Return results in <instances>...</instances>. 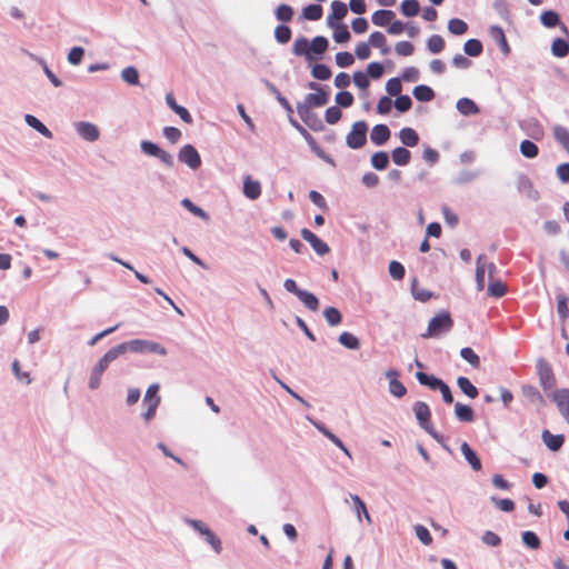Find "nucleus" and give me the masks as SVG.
Here are the masks:
<instances>
[{
	"mask_svg": "<svg viewBox=\"0 0 569 569\" xmlns=\"http://www.w3.org/2000/svg\"><path fill=\"white\" fill-rule=\"evenodd\" d=\"M73 128L77 134L87 142H96L100 138V129L90 121H76Z\"/></svg>",
	"mask_w": 569,
	"mask_h": 569,
	"instance_id": "obj_11",
	"label": "nucleus"
},
{
	"mask_svg": "<svg viewBox=\"0 0 569 569\" xmlns=\"http://www.w3.org/2000/svg\"><path fill=\"white\" fill-rule=\"evenodd\" d=\"M178 160L192 171L198 170L202 164L199 151L190 143L183 144L179 149Z\"/></svg>",
	"mask_w": 569,
	"mask_h": 569,
	"instance_id": "obj_7",
	"label": "nucleus"
},
{
	"mask_svg": "<svg viewBox=\"0 0 569 569\" xmlns=\"http://www.w3.org/2000/svg\"><path fill=\"white\" fill-rule=\"evenodd\" d=\"M114 347L120 357L126 355L127 352L140 356L152 355L162 358L168 356L167 347L151 339L134 338L131 340L123 341Z\"/></svg>",
	"mask_w": 569,
	"mask_h": 569,
	"instance_id": "obj_1",
	"label": "nucleus"
},
{
	"mask_svg": "<svg viewBox=\"0 0 569 569\" xmlns=\"http://www.w3.org/2000/svg\"><path fill=\"white\" fill-rule=\"evenodd\" d=\"M160 385L151 383L142 399L143 410L140 413V418L144 425H149L156 417L157 410L161 403V397L159 396Z\"/></svg>",
	"mask_w": 569,
	"mask_h": 569,
	"instance_id": "obj_3",
	"label": "nucleus"
},
{
	"mask_svg": "<svg viewBox=\"0 0 569 569\" xmlns=\"http://www.w3.org/2000/svg\"><path fill=\"white\" fill-rule=\"evenodd\" d=\"M338 340L347 349L357 350L360 348L359 339L350 332H347V331L342 332L339 336Z\"/></svg>",
	"mask_w": 569,
	"mask_h": 569,
	"instance_id": "obj_43",
	"label": "nucleus"
},
{
	"mask_svg": "<svg viewBox=\"0 0 569 569\" xmlns=\"http://www.w3.org/2000/svg\"><path fill=\"white\" fill-rule=\"evenodd\" d=\"M368 43L369 46L380 49L383 54L388 53L389 51L386 37L381 32H372L369 37Z\"/></svg>",
	"mask_w": 569,
	"mask_h": 569,
	"instance_id": "obj_42",
	"label": "nucleus"
},
{
	"mask_svg": "<svg viewBox=\"0 0 569 569\" xmlns=\"http://www.w3.org/2000/svg\"><path fill=\"white\" fill-rule=\"evenodd\" d=\"M451 327L452 320L450 318V315L446 311L440 312L429 321L427 332L423 333L422 337H438L443 331H449Z\"/></svg>",
	"mask_w": 569,
	"mask_h": 569,
	"instance_id": "obj_6",
	"label": "nucleus"
},
{
	"mask_svg": "<svg viewBox=\"0 0 569 569\" xmlns=\"http://www.w3.org/2000/svg\"><path fill=\"white\" fill-rule=\"evenodd\" d=\"M400 9L403 16L416 17L419 13L420 6L417 0H403Z\"/></svg>",
	"mask_w": 569,
	"mask_h": 569,
	"instance_id": "obj_48",
	"label": "nucleus"
},
{
	"mask_svg": "<svg viewBox=\"0 0 569 569\" xmlns=\"http://www.w3.org/2000/svg\"><path fill=\"white\" fill-rule=\"evenodd\" d=\"M399 139L407 147H415L419 142V136L412 128H402L399 132Z\"/></svg>",
	"mask_w": 569,
	"mask_h": 569,
	"instance_id": "obj_36",
	"label": "nucleus"
},
{
	"mask_svg": "<svg viewBox=\"0 0 569 569\" xmlns=\"http://www.w3.org/2000/svg\"><path fill=\"white\" fill-rule=\"evenodd\" d=\"M411 293L416 300L421 302H425L431 298V293L427 289L419 287L416 279L411 283Z\"/></svg>",
	"mask_w": 569,
	"mask_h": 569,
	"instance_id": "obj_54",
	"label": "nucleus"
},
{
	"mask_svg": "<svg viewBox=\"0 0 569 569\" xmlns=\"http://www.w3.org/2000/svg\"><path fill=\"white\" fill-rule=\"evenodd\" d=\"M393 18L395 13L390 10H377L371 17L372 23L378 27H385L389 24Z\"/></svg>",
	"mask_w": 569,
	"mask_h": 569,
	"instance_id": "obj_37",
	"label": "nucleus"
},
{
	"mask_svg": "<svg viewBox=\"0 0 569 569\" xmlns=\"http://www.w3.org/2000/svg\"><path fill=\"white\" fill-rule=\"evenodd\" d=\"M448 30L456 36L465 34L468 30V24L458 18H453L448 22Z\"/></svg>",
	"mask_w": 569,
	"mask_h": 569,
	"instance_id": "obj_50",
	"label": "nucleus"
},
{
	"mask_svg": "<svg viewBox=\"0 0 569 569\" xmlns=\"http://www.w3.org/2000/svg\"><path fill=\"white\" fill-rule=\"evenodd\" d=\"M416 378L421 385L427 386L432 390H439L440 387L445 383L441 379L437 378L436 376L427 375L421 371L416 373Z\"/></svg>",
	"mask_w": 569,
	"mask_h": 569,
	"instance_id": "obj_33",
	"label": "nucleus"
},
{
	"mask_svg": "<svg viewBox=\"0 0 569 569\" xmlns=\"http://www.w3.org/2000/svg\"><path fill=\"white\" fill-rule=\"evenodd\" d=\"M551 53L557 58H565L569 53V44L566 40L557 38L551 43Z\"/></svg>",
	"mask_w": 569,
	"mask_h": 569,
	"instance_id": "obj_40",
	"label": "nucleus"
},
{
	"mask_svg": "<svg viewBox=\"0 0 569 569\" xmlns=\"http://www.w3.org/2000/svg\"><path fill=\"white\" fill-rule=\"evenodd\" d=\"M457 385L459 389L470 399H475L478 397V389L471 383V381L466 377H459L457 379Z\"/></svg>",
	"mask_w": 569,
	"mask_h": 569,
	"instance_id": "obj_39",
	"label": "nucleus"
},
{
	"mask_svg": "<svg viewBox=\"0 0 569 569\" xmlns=\"http://www.w3.org/2000/svg\"><path fill=\"white\" fill-rule=\"evenodd\" d=\"M412 410H413V413H415L416 419L418 420L419 425L427 432H429L435 439H438L437 433L432 431V428L430 425L431 411H430L429 406L423 401H417V402H415Z\"/></svg>",
	"mask_w": 569,
	"mask_h": 569,
	"instance_id": "obj_12",
	"label": "nucleus"
},
{
	"mask_svg": "<svg viewBox=\"0 0 569 569\" xmlns=\"http://www.w3.org/2000/svg\"><path fill=\"white\" fill-rule=\"evenodd\" d=\"M552 132L556 141L569 154V130L560 124H557L552 128Z\"/></svg>",
	"mask_w": 569,
	"mask_h": 569,
	"instance_id": "obj_34",
	"label": "nucleus"
},
{
	"mask_svg": "<svg viewBox=\"0 0 569 569\" xmlns=\"http://www.w3.org/2000/svg\"><path fill=\"white\" fill-rule=\"evenodd\" d=\"M83 58H84V49L82 47H78V46L72 47L67 54L68 63L73 67L81 64Z\"/></svg>",
	"mask_w": 569,
	"mask_h": 569,
	"instance_id": "obj_46",
	"label": "nucleus"
},
{
	"mask_svg": "<svg viewBox=\"0 0 569 569\" xmlns=\"http://www.w3.org/2000/svg\"><path fill=\"white\" fill-rule=\"evenodd\" d=\"M517 189L530 200L536 201L540 198L539 191L535 188L532 181L527 176L521 174L518 177Z\"/></svg>",
	"mask_w": 569,
	"mask_h": 569,
	"instance_id": "obj_19",
	"label": "nucleus"
},
{
	"mask_svg": "<svg viewBox=\"0 0 569 569\" xmlns=\"http://www.w3.org/2000/svg\"><path fill=\"white\" fill-rule=\"evenodd\" d=\"M348 13V8L343 2L340 1H333L331 3V13L327 17V24H329V21L331 22H339L342 20Z\"/></svg>",
	"mask_w": 569,
	"mask_h": 569,
	"instance_id": "obj_29",
	"label": "nucleus"
},
{
	"mask_svg": "<svg viewBox=\"0 0 569 569\" xmlns=\"http://www.w3.org/2000/svg\"><path fill=\"white\" fill-rule=\"evenodd\" d=\"M297 111H298L299 117L302 119V121L310 128L318 129V127L316 124H319V127L321 126L317 116L311 111L309 106L298 104Z\"/></svg>",
	"mask_w": 569,
	"mask_h": 569,
	"instance_id": "obj_25",
	"label": "nucleus"
},
{
	"mask_svg": "<svg viewBox=\"0 0 569 569\" xmlns=\"http://www.w3.org/2000/svg\"><path fill=\"white\" fill-rule=\"evenodd\" d=\"M328 27L333 30V39L336 42L343 43L350 40V33L345 24L331 22L330 20Z\"/></svg>",
	"mask_w": 569,
	"mask_h": 569,
	"instance_id": "obj_32",
	"label": "nucleus"
},
{
	"mask_svg": "<svg viewBox=\"0 0 569 569\" xmlns=\"http://www.w3.org/2000/svg\"><path fill=\"white\" fill-rule=\"evenodd\" d=\"M460 450L467 462L475 471L481 470V461L475 450L465 441L460 446Z\"/></svg>",
	"mask_w": 569,
	"mask_h": 569,
	"instance_id": "obj_22",
	"label": "nucleus"
},
{
	"mask_svg": "<svg viewBox=\"0 0 569 569\" xmlns=\"http://www.w3.org/2000/svg\"><path fill=\"white\" fill-rule=\"evenodd\" d=\"M292 52L299 57L305 56L309 60L313 59L310 54V42L303 37L296 39L292 46Z\"/></svg>",
	"mask_w": 569,
	"mask_h": 569,
	"instance_id": "obj_35",
	"label": "nucleus"
},
{
	"mask_svg": "<svg viewBox=\"0 0 569 569\" xmlns=\"http://www.w3.org/2000/svg\"><path fill=\"white\" fill-rule=\"evenodd\" d=\"M522 542L530 549H538L540 547V539L533 531H525L521 536Z\"/></svg>",
	"mask_w": 569,
	"mask_h": 569,
	"instance_id": "obj_59",
	"label": "nucleus"
},
{
	"mask_svg": "<svg viewBox=\"0 0 569 569\" xmlns=\"http://www.w3.org/2000/svg\"><path fill=\"white\" fill-rule=\"evenodd\" d=\"M24 122L47 139L52 138V132L33 114H24Z\"/></svg>",
	"mask_w": 569,
	"mask_h": 569,
	"instance_id": "obj_28",
	"label": "nucleus"
},
{
	"mask_svg": "<svg viewBox=\"0 0 569 569\" xmlns=\"http://www.w3.org/2000/svg\"><path fill=\"white\" fill-rule=\"evenodd\" d=\"M390 138V130L386 124H377L372 128L370 139L376 146H382Z\"/></svg>",
	"mask_w": 569,
	"mask_h": 569,
	"instance_id": "obj_27",
	"label": "nucleus"
},
{
	"mask_svg": "<svg viewBox=\"0 0 569 569\" xmlns=\"http://www.w3.org/2000/svg\"><path fill=\"white\" fill-rule=\"evenodd\" d=\"M328 102V94L320 88L317 89V92L307 94L305 102L302 106H309L310 109L313 107H322Z\"/></svg>",
	"mask_w": 569,
	"mask_h": 569,
	"instance_id": "obj_26",
	"label": "nucleus"
},
{
	"mask_svg": "<svg viewBox=\"0 0 569 569\" xmlns=\"http://www.w3.org/2000/svg\"><path fill=\"white\" fill-rule=\"evenodd\" d=\"M557 311L562 321L569 316L568 297L563 293L557 296Z\"/></svg>",
	"mask_w": 569,
	"mask_h": 569,
	"instance_id": "obj_55",
	"label": "nucleus"
},
{
	"mask_svg": "<svg viewBox=\"0 0 569 569\" xmlns=\"http://www.w3.org/2000/svg\"><path fill=\"white\" fill-rule=\"evenodd\" d=\"M11 370L14 375L16 379L23 383V385H30L32 382V378L29 371H23L21 368V365L18 360H13L11 363Z\"/></svg>",
	"mask_w": 569,
	"mask_h": 569,
	"instance_id": "obj_38",
	"label": "nucleus"
},
{
	"mask_svg": "<svg viewBox=\"0 0 569 569\" xmlns=\"http://www.w3.org/2000/svg\"><path fill=\"white\" fill-rule=\"evenodd\" d=\"M456 108L462 116L466 117L475 116L480 112V109L477 106V103L469 98H460L456 103Z\"/></svg>",
	"mask_w": 569,
	"mask_h": 569,
	"instance_id": "obj_23",
	"label": "nucleus"
},
{
	"mask_svg": "<svg viewBox=\"0 0 569 569\" xmlns=\"http://www.w3.org/2000/svg\"><path fill=\"white\" fill-rule=\"evenodd\" d=\"M368 126L365 121H357L352 124L350 132L346 137V143L351 149H359L367 141Z\"/></svg>",
	"mask_w": 569,
	"mask_h": 569,
	"instance_id": "obj_8",
	"label": "nucleus"
},
{
	"mask_svg": "<svg viewBox=\"0 0 569 569\" xmlns=\"http://www.w3.org/2000/svg\"><path fill=\"white\" fill-rule=\"evenodd\" d=\"M460 356L463 360H466L467 362H469L472 367H479L480 365V359L478 357V355L471 349V348H462L460 350Z\"/></svg>",
	"mask_w": 569,
	"mask_h": 569,
	"instance_id": "obj_62",
	"label": "nucleus"
},
{
	"mask_svg": "<svg viewBox=\"0 0 569 569\" xmlns=\"http://www.w3.org/2000/svg\"><path fill=\"white\" fill-rule=\"evenodd\" d=\"M184 523L197 531L211 547L216 555H220L222 552L221 539L202 520L187 518Z\"/></svg>",
	"mask_w": 569,
	"mask_h": 569,
	"instance_id": "obj_4",
	"label": "nucleus"
},
{
	"mask_svg": "<svg viewBox=\"0 0 569 569\" xmlns=\"http://www.w3.org/2000/svg\"><path fill=\"white\" fill-rule=\"evenodd\" d=\"M427 46L430 52L438 53L443 50L445 41L440 36L433 34L428 39Z\"/></svg>",
	"mask_w": 569,
	"mask_h": 569,
	"instance_id": "obj_63",
	"label": "nucleus"
},
{
	"mask_svg": "<svg viewBox=\"0 0 569 569\" xmlns=\"http://www.w3.org/2000/svg\"><path fill=\"white\" fill-rule=\"evenodd\" d=\"M556 403L560 415L569 423V389H557L548 393Z\"/></svg>",
	"mask_w": 569,
	"mask_h": 569,
	"instance_id": "obj_13",
	"label": "nucleus"
},
{
	"mask_svg": "<svg viewBox=\"0 0 569 569\" xmlns=\"http://www.w3.org/2000/svg\"><path fill=\"white\" fill-rule=\"evenodd\" d=\"M283 288L297 296V298L305 305L306 308L309 310L316 312L319 310V299L310 291L300 289L297 284V282L288 278L283 281Z\"/></svg>",
	"mask_w": 569,
	"mask_h": 569,
	"instance_id": "obj_5",
	"label": "nucleus"
},
{
	"mask_svg": "<svg viewBox=\"0 0 569 569\" xmlns=\"http://www.w3.org/2000/svg\"><path fill=\"white\" fill-rule=\"evenodd\" d=\"M302 16L307 20H319L322 16V8L319 4H309L303 9Z\"/></svg>",
	"mask_w": 569,
	"mask_h": 569,
	"instance_id": "obj_58",
	"label": "nucleus"
},
{
	"mask_svg": "<svg viewBox=\"0 0 569 569\" xmlns=\"http://www.w3.org/2000/svg\"><path fill=\"white\" fill-rule=\"evenodd\" d=\"M120 358L116 347L108 349L90 368L87 387L90 391H97L102 385L103 375L108 371L113 361Z\"/></svg>",
	"mask_w": 569,
	"mask_h": 569,
	"instance_id": "obj_2",
	"label": "nucleus"
},
{
	"mask_svg": "<svg viewBox=\"0 0 569 569\" xmlns=\"http://www.w3.org/2000/svg\"><path fill=\"white\" fill-rule=\"evenodd\" d=\"M455 417L462 422H472L475 420L472 408L461 402L455 405Z\"/></svg>",
	"mask_w": 569,
	"mask_h": 569,
	"instance_id": "obj_30",
	"label": "nucleus"
},
{
	"mask_svg": "<svg viewBox=\"0 0 569 569\" xmlns=\"http://www.w3.org/2000/svg\"><path fill=\"white\" fill-rule=\"evenodd\" d=\"M350 499L357 521L362 522L365 520L368 525H371L372 519L365 501L358 495H351Z\"/></svg>",
	"mask_w": 569,
	"mask_h": 569,
	"instance_id": "obj_18",
	"label": "nucleus"
},
{
	"mask_svg": "<svg viewBox=\"0 0 569 569\" xmlns=\"http://www.w3.org/2000/svg\"><path fill=\"white\" fill-rule=\"evenodd\" d=\"M385 376L389 382V392L396 398H402L407 393V389L398 379L399 372L397 370L389 369L385 372Z\"/></svg>",
	"mask_w": 569,
	"mask_h": 569,
	"instance_id": "obj_16",
	"label": "nucleus"
},
{
	"mask_svg": "<svg viewBox=\"0 0 569 569\" xmlns=\"http://www.w3.org/2000/svg\"><path fill=\"white\" fill-rule=\"evenodd\" d=\"M301 237L312 247L317 254L325 256L329 253V246L319 237H317L313 232H311L309 229H302Z\"/></svg>",
	"mask_w": 569,
	"mask_h": 569,
	"instance_id": "obj_15",
	"label": "nucleus"
},
{
	"mask_svg": "<svg viewBox=\"0 0 569 569\" xmlns=\"http://www.w3.org/2000/svg\"><path fill=\"white\" fill-rule=\"evenodd\" d=\"M389 157L387 152L379 151L372 154L371 164L377 170H383L388 167Z\"/></svg>",
	"mask_w": 569,
	"mask_h": 569,
	"instance_id": "obj_53",
	"label": "nucleus"
},
{
	"mask_svg": "<svg viewBox=\"0 0 569 569\" xmlns=\"http://www.w3.org/2000/svg\"><path fill=\"white\" fill-rule=\"evenodd\" d=\"M328 48V40L325 37H316L310 42V54H322Z\"/></svg>",
	"mask_w": 569,
	"mask_h": 569,
	"instance_id": "obj_49",
	"label": "nucleus"
},
{
	"mask_svg": "<svg viewBox=\"0 0 569 569\" xmlns=\"http://www.w3.org/2000/svg\"><path fill=\"white\" fill-rule=\"evenodd\" d=\"M543 443L552 451H558L565 442L562 435H552L548 430L542 432Z\"/></svg>",
	"mask_w": 569,
	"mask_h": 569,
	"instance_id": "obj_31",
	"label": "nucleus"
},
{
	"mask_svg": "<svg viewBox=\"0 0 569 569\" xmlns=\"http://www.w3.org/2000/svg\"><path fill=\"white\" fill-rule=\"evenodd\" d=\"M521 392L522 395L529 399L531 402H539V403H542L543 402V399L540 395V392L538 391V389L533 386H530V385H526L521 388Z\"/></svg>",
	"mask_w": 569,
	"mask_h": 569,
	"instance_id": "obj_57",
	"label": "nucleus"
},
{
	"mask_svg": "<svg viewBox=\"0 0 569 569\" xmlns=\"http://www.w3.org/2000/svg\"><path fill=\"white\" fill-rule=\"evenodd\" d=\"M520 152L523 157L533 159L538 156V147L530 140H523L520 143Z\"/></svg>",
	"mask_w": 569,
	"mask_h": 569,
	"instance_id": "obj_52",
	"label": "nucleus"
},
{
	"mask_svg": "<svg viewBox=\"0 0 569 569\" xmlns=\"http://www.w3.org/2000/svg\"><path fill=\"white\" fill-rule=\"evenodd\" d=\"M537 373L543 391L547 395L553 391V388L556 386V379L551 367L548 365L546 360L539 359L537 361Z\"/></svg>",
	"mask_w": 569,
	"mask_h": 569,
	"instance_id": "obj_10",
	"label": "nucleus"
},
{
	"mask_svg": "<svg viewBox=\"0 0 569 569\" xmlns=\"http://www.w3.org/2000/svg\"><path fill=\"white\" fill-rule=\"evenodd\" d=\"M493 264L488 262L483 256L478 257L477 259V268H476V283L478 290H482L485 288V274L489 271L490 277L492 276Z\"/></svg>",
	"mask_w": 569,
	"mask_h": 569,
	"instance_id": "obj_20",
	"label": "nucleus"
},
{
	"mask_svg": "<svg viewBox=\"0 0 569 569\" xmlns=\"http://www.w3.org/2000/svg\"><path fill=\"white\" fill-rule=\"evenodd\" d=\"M262 192L261 182L253 179L252 176H244L242 182V193L249 200H257Z\"/></svg>",
	"mask_w": 569,
	"mask_h": 569,
	"instance_id": "obj_14",
	"label": "nucleus"
},
{
	"mask_svg": "<svg viewBox=\"0 0 569 569\" xmlns=\"http://www.w3.org/2000/svg\"><path fill=\"white\" fill-rule=\"evenodd\" d=\"M412 93H413V97L418 101H423V102L430 101L435 97L433 90L430 87L425 86V84L417 86L413 89Z\"/></svg>",
	"mask_w": 569,
	"mask_h": 569,
	"instance_id": "obj_44",
	"label": "nucleus"
},
{
	"mask_svg": "<svg viewBox=\"0 0 569 569\" xmlns=\"http://www.w3.org/2000/svg\"><path fill=\"white\" fill-rule=\"evenodd\" d=\"M490 501L501 511L511 512L515 510V502L511 499H499L490 497Z\"/></svg>",
	"mask_w": 569,
	"mask_h": 569,
	"instance_id": "obj_60",
	"label": "nucleus"
},
{
	"mask_svg": "<svg viewBox=\"0 0 569 569\" xmlns=\"http://www.w3.org/2000/svg\"><path fill=\"white\" fill-rule=\"evenodd\" d=\"M463 51L470 57H478L482 52V44L477 39H469L463 46Z\"/></svg>",
	"mask_w": 569,
	"mask_h": 569,
	"instance_id": "obj_51",
	"label": "nucleus"
},
{
	"mask_svg": "<svg viewBox=\"0 0 569 569\" xmlns=\"http://www.w3.org/2000/svg\"><path fill=\"white\" fill-rule=\"evenodd\" d=\"M313 427L321 432L327 439H329L335 446H337L349 459L352 458L350 450L343 445L332 431H330L323 423L310 420Z\"/></svg>",
	"mask_w": 569,
	"mask_h": 569,
	"instance_id": "obj_17",
	"label": "nucleus"
},
{
	"mask_svg": "<svg viewBox=\"0 0 569 569\" xmlns=\"http://www.w3.org/2000/svg\"><path fill=\"white\" fill-rule=\"evenodd\" d=\"M140 149L146 156L158 158L167 167H172L174 163L172 154L152 141L142 140Z\"/></svg>",
	"mask_w": 569,
	"mask_h": 569,
	"instance_id": "obj_9",
	"label": "nucleus"
},
{
	"mask_svg": "<svg viewBox=\"0 0 569 569\" xmlns=\"http://www.w3.org/2000/svg\"><path fill=\"white\" fill-rule=\"evenodd\" d=\"M491 39L500 47V50L505 56L510 54V47L507 42L503 30L498 26H491L489 29Z\"/></svg>",
	"mask_w": 569,
	"mask_h": 569,
	"instance_id": "obj_21",
	"label": "nucleus"
},
{
	"mask_svg": "<svg viewBox=\"0 0 569 569\" xmlns=\"http://www.w3.org/2000/svg\"><path fill=\"white\" fill-rule=\"evenodd\" d=\"M392 161L398 166H406L409 163L411 154L406 148L398 147L392 151Z\"/></svg>",
	"mask_w": 569,
	"mask_h": 569,
	"instance_id": "obj_45",
	"label": "nucleus"
},
{
	"mask_svg": "<svg viewBox=\"0 0 569 569\" xmlns=\"http://www.w3.org/2000/svg\"><path fill=\"white\" fill-rule=\"evenodd\" d=\"M121 79L129 84L139 83V73L134 67H127L121 71Z\"/></svg>",
	"mask_w": 569,
	"mask_h": 569,
	"instance_id": "obj_56",
	"label": "nucleus"
},
{
	"mask_svg": "<svg viewBox=\"0 0 569 569\" xmlns=\"http://www.w3.org/2000/svg\"><path fill=\"white\" fill-rule=\"evenodd\" d=\"M181 204L183 208H186L189 212L192 214L199 217L200 219L208 221L209 216L208 213L200 207L196 206L190 199L184 198L181 200Z\"/></svg>",
	"mask_w": 569,
	"mask_h": 569,
	"instance_id": "obj_47",
	"label": "nucleus"
},
{
	"mask_svg": "<svg viewBox=\"0 0 569 569\" xmlns=\"http://www.w3.org/2000/svg\"><path fill=\"white\" fill-rule=\"evenodd\" d=\"M29 57L42 68L44 74L47 76V78L53 87L59 88L62 86V81L51 71L47 61L43 58L33 53H29Z\"/></svg>",
	"mask_w": 569,
	"mask_h": 569,
	"instance_id": "obj_24",
	"label": "nucleus"
},
{
	"mask_svg": "<svg viewBox=\"0 0 569 569\" xmlns=\"http://www.w3.org/2000/svg\"><path fill=\"white\" fill-rule=\"evenodd\" d=\"M507 292L506 286L498 280H492L488 287V293L495 298H500Z\"/></svg>",
	"mask_w": 569,
	"mask_h": 569,
	"instance_id": "obj_64",
	"label": "nucleus"
},
{
	"mask_svg": "<svg viewBox=\"0 0 569 569\" xmlns=\"http://www.w3.org/2000/svg\"><path fill=\"white\" fill-rule=\"evenodd\" d=\"M541 23L547 28H552L559 23V16L555 11H545L540 16Z\"/></svg>",
	"mask_w": 569,
	"mask_h": 569,
	"instance_id": "obj_61",
	"label": "nucleus"
},
{
	"mask_svg": "<svg viewBox=\"0 0 569 569\" xmlns=\"http://www.w3.org/2000/svg\"><path fill=\"white\" fill-rule=\"evenodd\" d=\"M323 317L331 327H337L342 321V315L336 307L326 308L323 310Z\"/></svg>",
	"mask_w": 569,
	"mask_h": 569,
	"instance_id": "obj_41",
	"label": "nucleus"
}]
</instances>
